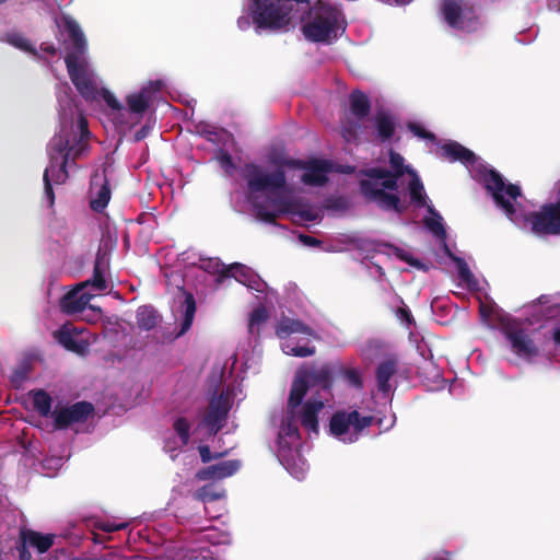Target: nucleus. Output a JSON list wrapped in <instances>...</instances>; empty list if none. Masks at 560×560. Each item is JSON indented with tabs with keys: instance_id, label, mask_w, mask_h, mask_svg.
I'll return each instance as SVG.
<instances>
[{
	"instance_id": "obj_41",
	"label": "nucleus",
	"mask_w": 560,
	"mask_h": 560,
	"mask_svg": "<svg viewBox=\"0 0 560 560\" xmlns=\"http://www.w3.org/2000/svg\"><path fill=\"white\" fill-rule=\"evenodd\" d=\"M337 376H342L350 386L361 389L363 387V381L360 372L353 368H345L341 364L340 371H338Z\"/></svg>"
},
{
	"instance_id": "obj_2",
	"label": "nucleus",
	"mask_w": 560,
	"mask_h": 560,
	"mask_svg": "<svg viewBox=\"0 0 560 560\" xmlns=\"http://www.w3.org/2000/svg\"><path fill=\"white\" fill-rule=\"evenodd\" d=\"M400 177L401 175H395L389 171L388 177H384L381 183L361 179L360 191L366 201L374 202L380 209L402 214L407 211L408 205L394 194L398 189Z\"/></svg>"
},
{
	"instance_id": "obj_32",
	"label": "nucleus",
	"mask_w": 560,
	"mask_h": 560,
	"mask_svg": "<svg viewBox=\"0 0 560 560\" xmlns=\"http://www.w3.org/2000/svg\"><path fill=\"white\" fill-rule=\"evenodd\" d=\"M410 180L408 183V190L411 203L417 208H423L427 206L428 196L424 190L423 183L415 170L408 171Z\"/></svg>"
},
{
	"instance_id": "obj_10",
	"label": "nucleus",
	"mask_w": 560,
	"mask_h": 560,
	"mask_svg": "<svg viewBox=\"0 0 560 560\" xmlns=\"http://www.w3.org/2000/svg\"><path fill=\"white\" fill-rule=\"evenodd\" d=\"M65 63L69 78L81 96L86 100L93 98L96 89L88 75L85 60H75V57L70 56L69 58H65Z\"/></svg>"
},
{
	"instance_id": "obj_13",
	"label": "nucleus",
	"mask_w": 560,
	"mask_h": 560,
	"mask_svg": "<svg viewBox=\"0 0 560 560\" xmlns=\"http://www.w3.org/2000/svg\"><path fill=\"white\" fill-rule=\"evenodd\" d=\"M340 369V361H330L318 368H313L303 372L312 385L319 386L324 390H330L334 385L335 376H337Z\"/></svg>"
},
{
	"instance_id": "obj_56",
	"label": "nucleus",
	"mask_w": 560,
	"mask_h": 560,
	"mask_svg": "<svg viewBox=\"0 0 560 560\" xmlns=\"http://www.w3.org/2000/svg\"><path fill=\"white\" fill-rule=\"evenodd\" d=\"M86 149L88 143L78 141L77 145H73V151L70 155V160H72V162L74 163L75 160L79 159L84 153V151H86Z\"/></svg>"
},
{
	"instance_id": "obj_55",
	"label": "nucleus",
	"mask_w": 560,
	"mask_h": 560,
	"mask_svg": "<svg viewBox=\"0 0 560 560\" xmlns=\"http://www.w3.org/2000/svg\"><path fill=\"white\" fill-rule=\"evenodd\" d=\"M396 256L400 260L407 262L410 266H413V267H420L421 266V262L417 258H413L409 253L405 252L404 249L397 248L396 249Z\"/></svg>"
},
{
	"instance_id": "obj_53",
	"label": "nucleus",
	"mask_w": 560,
	"mask_h": 560,
	"mask_svg": "<svg viewBox=\"0 0 560 560\" xmlns=\"http://www.w3.org/2000/svg\"><path fill=\"white\" fill-rule=\"evenodd\" d=\"M104 102L107 104L108 107H110L114 110H120L122 108V105L120 102L116 98V96L109 92L108 90H104L102 93Z\"/></svg>"
},
{
	"instance_id": "obj_52",
	"label": "nucleus",
	"mask_w": 560,
	"mask_h": 560,
	"mask_svg": "<svg viewBox=\"0 0 560 560\" xmlns=\"http://www.w3.org/2000/svg\"><path fill=\"white\" fill-rule=\"evenodd\" d=\"M128 526L127 523H119V524H116V523H112V522H97L95 524V527L105 532V533H114V532H118V530H121V529H125L126 527Z\"/></svg>"
},
{
	"instance_id": "obj_38",
	"label": "nucleus",
	"mask_w": 560,
	"mask_h": 560,
	"mask_svg": "<svg viewBox=\"0 0 560 560\" xmlns=\"http://www.w3.org/2000/svg\"><path fill=\"white\" fill-rule=\"evenodd\" d=\"M285 354L296 358H307L316 353L314 346H296L291 342H287L282 347Z\"/></svg>"
},
{
	"instance_id": "obj_57",
	"label": "nucleus",
	"mask_w": 560,
	"mask_h": 560,
	"mask_svg": "<svg viewBox=\"0 0 560 560\" xmlns=\"http://www.w3.org/2000/svg\"><path fill=\"white\" fill-rule=\"evenodd\" d=\"M219 162H220L221 166L224 168L234 167L233 159L226 151L221 150V153L219 156Z\"/></svg>"
},
{
	"instance_id": "obj_40",
	"label": "nucleus",
	"mask_w": 560,
	"mask_h": 560,
	"mask_svg": "<svg viewBox=\"0 0 560 560\" xmlns=\"http://www.w3.org/2000/svg\"><path fill=\"white\" fill-rule=\"evenodd\" d=\"M190 428H191V424L188 421V419H186L185 417H178L173 423V429L176 432V434L178 435V438L182 442V445H184V446L189 443Z\"/></svg>"
},
{
	"instance_id": "obj_4",
	"label": "nucleus",
	"mask_w": 560,
	"mask_h": 560,
	"mask_svg": "<svg viewBox=\"0 0 560 560\" xmlns=\"http://www.w3.org/2000/svg\"><path fill=\"white\" fill-rule=\"evenodd\" d=\"M253 21L259 28L280 30L290 24L292 5L282 0H254Z\"/></svg>"
},
{
	"instance_id": "obj_54",
	"label": "nucleus",
	"mask_w": 560,
	"mask_h": 560,
	"mask_svg": "<svg viewBox=\"0 0 560 560\" xmlns=\"http://www.w3.org/2000/svg\"><path fill=\"white\" fill-rule=\"evenodd\" d=\"M209 550H190L188 551L184 559L185 560H213L209 555Z\"/></svg>"
},
{
	"instance_id": "obj_35",
	"label": "nucleus",
	"mask_w": 560,
	"mask_h": 560,
	"mask_svg": "<svg viewBox=\"0 0 560 560\" xmlns=\"http://www.w3.org/2000/svg\"><path fill=\"white\" fill-rule=\"evenodd\" d=\"M32 397L33 408L42 417L51 416L52 399L47 392L44 389H36L30 393Z\"/></svg>"
},
{
	"instance_id": "obj_36",
	"label": "nucleus",
	"mask_w": 560,
	"mask_h": 560,
	"mask_svg": "<svg viewBox=\"0 0 560 560\" xmlns=\"http://www.w3.org/2000/svg\"><path fill=\"white\" fill-rule=\"evenodd\" d=\"M7 42L15 48H19L23 51L30 52L33 56H38L37 50L32 46L30 40L20 33H9L5 36Z\"/></svg>"
},
{
	"instance_id": "obj_39",
	"label": "nucleus",
	"mask_w": 560,
	"mask_h": 560,
	"mask_svg": "<svg viewBox=\"0 0 560 560\" xmlns=\"http://www.w3.org/2000/svg\"><path fill=\"white\" fill-rule=\"evenodd\" d=\"M389 165H390V168L389 170L392 173H395V175H404L405 173L408 174V171L410 170H413L411 166L409 165H405V159L402 158V155L396 151H394L393 149L389 150Z\"/></svg>"
},
{
	"instance_id": "obj_17",
	"label": "nucleus",
	"mask_w": 560,
	"mask_h": 560,
	"mask_svg": "<svg viewBox=\"0 0 560 560\" xmlns=\"http://www.w3.org/2000/svg\"><path fill=\"white\" fill-rule=\"evenodd\" d=\"M79 284L60 300V310L68 315L81 313L92 299V294L83 292Z\"/></svg>"
},
{
	"instance_id": "obj_16",
	"label": "nucleus",
	"mask_w": 560,
	"mask_h": 560,
	"mask_svg": "<svg viewBox=\"0 0 560 560\" xmlns=\"http://www.w3.org/2000/svg\"><path fill=\"white\" fill-rule=\"evenodd\" d=\"M109 266V257L105 250L98 248L93 267V276L79 283L80 288L91 287L95 291H105L107 289V281L105 279V271Z\"/></svg>"
},
{
	"instance_id": "obj_6",
	"label": "nucleus",
	"mask_w": 560,
	"mask_h": 560,
	"mask_svg": "<svg viewBox=\"0 0 560 560\" xmlns=\"http://www.w3.org/2000/svg\"><path fill=\"white\" fill-rule=\"evenodd\" d=\"M244 178L252 192L278 191L287 186L285 173L281 167L272 173H265L259 165L247 163L244 166Z\"/></svg>"
},
{
	"instance_id": "obj_42",
	"label": "nucleus",
	"mask_w": 560,
	"mask_h": 560,
	"mask_svg": "<svg viewBox=\"0 0 560 560\" xmlns=\"http://www.w3.org/2000/svg\"><path fill=\"white\" fill-rule=\"evenodd\" d=\"M69 160L67 158H63L61 160H58L57 163H55L54 171H50V180L52 179L56 184H63L68 177V165Z\"/></svg>"
},
{
	"instance_id": "obj_19",
	"label": "nucleus",
	"mask_w": 560,
	"mask_h": 560,
	"mask_svg": "<svg viewBox=\"0 0 560 560\" xmlns=\"http://www.w3.org/2000/svg\"><path fill=\"white\" fill-rule=\"evenodd\" d=\"M398 359L396 355H390L383 360L376 368L375 377L377 388L383 394H388L392 389L389 384L390 378L398 371Z\"/></svg>"
},
{
	"instance_id": "obj_25",
	"label": "nucleus",
	"mask_w": 560,
	"mask_h": 560,
	"mask_svg": "<svg viewBox=\"0 0 560 560\" xmlns=\"http://www.w3.org/2000/svg\"><path fill=\"white\" fill-rule=\"evenodd\" d=\"M442 154L451 162L459 161L466 165L475 164L476 154L456 141H448L441 147Z\"/></svg>"
},
{
	"instance_id": "obj_18",
	"label": "nucleus",
	"mask_w": 560,
	"mask_h": 560,
	"mask_svg": "<svg viewBox=\"0 0 560 560\" xmlns=\"http://www.w3.org/2000/svg\"><path fill=\"white\" fill-rule=\"evenodd\" d=\"M304 174L301 177L302 183L311 186H323L327 183L328 162L324 160H312L306 163Z\"/></svg>"
},
{
	"instance_id": "obj_9",
	"label": "nucleus",
	"mask_w": 560,
	"mask_h": 560,
	"mask_svg": "<svg viewBox=\"0 0 560 560\" xmlns=\"http://www.w3.org/2000/svg\"><path fill=\"white\" fill-rule=\"evenodd\" d=\"M58 26L62 27L68 36L69 44L66 46L67 55L65 58L72 56L75 57V60L84 59L88 51V40L80 24L72 16L63 14Z\"/></svg>"
},
{
	"instance_id": "obj_23",
	"label": "nucleus",
	"mask_w": 560,
	"mask_h": 560,
	"mask_svg": "<svg viewBox=\"0 0 560 560\" xmlns=\"http://www.w3.org/2000/svg\"><path fill=\"white\" fill-rule=\"evenodd\" d=\"M324 408L320 399H308L301 409L299 419L301 425L310 432L318 433V413Z\"/></svg>"
},
{
	"instance_id": "obj_63",
	"label": "nucleus",
	"mask_w": 560,
	"mask_h": 560,
	"mask_svg": "<svg viewBox=\"0 0 560 560\" xmlns=\"http://www.w3.org/2000/svg\"><path fill=\"white\" fill-rule=\"evenodd\" d=\"M479 312H480V316L481 318L487 322V323H490L491 320V316L493 315V312L490 307L481 304L480 307H479Z\"/></svg>"
},
{
	"instance_id": "obj_24",
	"label": "nucleus",
	"mask_w": 560,
	"mask_h": 560,
	"mask_svg": "<svg viewBox=\"0 0 560 560\" xmlns=\"http://www.w3.org/2000/svg\"><path fill=\"white\" fill-rule=\"evenodd\" d=\"M223 277H233L241 283L247 285L250 289H254L256 291L260 290V279H258L253 271L246 267L245 265L235 262L230 265L229 267L224 268L222 271Z\"/></svg>"
},
{
	"instance_id": "obj_5",
	"label": "nucleus",
	"mask_w": 560,
	"mask_h": 560,
	"mask_svg": "<svg viewBox=\"0 0 560 560\" xmlns=\"http://www.w3.org/2000/svg\"><path fill=\"white\" fill-rule=\"evenodd\" d=\"M502 334L511 343L513 352L521 358L538 355L539 349L525 329L521 328L517 320L509 315H497Z\"/></svg>"
},
{
	"instance_id": "obj_48",
	"label": "nucleus",
	"mask_w": 560,
	"mask_h": 560,
	"mask_svg": "<svg viewBox=\"0 0 560 560\" xmlns=\"http://www.w3.org/2000/svg\"><path fill=\"white\" fill-rule=\"evenodd\" d=\"M363 176L368 177V179L377 182L378 179L383 180L384 177H388L389 170L383 167H370L361 170L360 172Z\"/></svg>"
},
{
	"instance_id": "obj_8",
	"label": "nucleus",
	"mask_w": 560,
	"mask_h": 560,
	"mask_svg": "<svg viewBox=\"0 0 560 560\" xmlns=\"http://www.w3.org/2000/svg\"><path fill=\"white\" fill-rule=\"evenodd\" d=\"M94 406L90 401H77L70 406L56 408L51 417L56 430H65L75 423H83L94 413Z\"/></svg>"
},
{
	"instance_id": "obj_50",
	"label": "nucleus",
	"mask_w": 560,
	"mask_h": 560,
	"mask_svg": "<svg viewBox=\"0 0 560 560\" xmlns=\"http://www.w3.org/2000/svg\"><path fill=\"white\" fill-rule=\"evenodd\" d=\"M50 171H54L52 167H46L43 175L44 186H45V196L48 199L49 206H52L55 202V194L50 180Z\"/></svg>"
},
{
	"instance_id": "obj_11",
	"label": "nucleus",
	"mask_w": 560,
	"mask_h": 560,
	"mask_svg": "<svg viewBox=\"0 0 560 560\" xmlns=\"http://www.w3.org/2000/svg\"><path fill=\"white\" fill-rule=\"evenodd\" d=\"M231 405L229 398L221 394L210 400L208 409L202 418V424L210 434L215 435L224 425Z\"/></svg>"
},
{
	"instance_id": "obj_1",
	"label": "nucleus",
	"mask_w": 560,
	"mask_h": 560,
	"mask_svg": "<svg viewBox=\"0 0 560 560\" xmlns=\"http://www.w3.org/2000/svg\"><path fill=\"white\" fill-rule=\"evenodd\" d=\"M483 186L491 195L498 208L514 223L529 228L538 236L560 235V200L545 203L538 211L518 214L512 201L521 197V187L505 184L503 176L494 168L487 170L482 175Z\"/></svg>"
},
{
	"instance_id": "obj_58",
	"label": "nucleus",
	"mask_w": 560,
	"mask_h": 560,
	"mask_svg": "<svg viewBox=\"0 0 560 560\" xmlns=\"http://www.w3.org/2000/svg\"><path fill=\"white\" fill-rule=\"evenodd\" d=\"M198 451L202 463H209L211 459L218 457L211 454L210 447L208 445L199 446Z\"/></svg>"
},
{
	"instance_id": "obj_44",
	"label": "nucleus",
	"mask_w": 560,
	"mask_h": 560,
	"mask_svg": "<svg viewBox=\"0 0 560 560\" xmlns=\"http://www.w3.org/2000/svg\"><path fill=\"white\" fill-rule=\"evenodd\" d=\"M30 544L25 537L22 527L19 529V537L15 541V550L19 555V560H32V555L28 550Z\"/></svg>"
},
{
	"instance_id": "obj_46",
	"label": "nucleus",
	"mask_w": 560,
	"mask_h": 560,
	"mask_svg": "<svg viewBox=\"0 0 560 560\" xmlns=\"http://www.w3.org/2000/svg\"><path fill=\"white\" fill-rule=\"evenodd\" d=\"M455 261L457 265V272L459 279L467 283L468 285H470L471 283L476 284L477 281L475 279L474 273L469 269L467 262L463 258H456Z\"/></svg>"
},
{
	"instance_id": "obj_22",
	"label": "nucleus",
	"mask_w": 560,
	"mask_h": 560,
	"mask_svg": "<svg viewBox=\"0 0 560 560\" xmlns=\"http://www.w3.org/2000/svg\"><path fill=\"white\" fill-rule=\"evenodd\" d=\"M292 334H303L314 339H319L315 330L300 319L283 317L276 327V335L280 339L288 338Z\"/></svg>"
},
{
	"instance_id": "obj_37",
	"label": "nucleus",
	"mask_w": 560,
	"mask_h": 560,
	"mask_svg": "<svg viewBox=\"0 0 560 560\" xmlns=\"http://www.w3.org/2000/svg\"><path fill=\"white\" fill-rule=\"evenodd\" d=\"M428 211L434 215L424 220L425 226L438 237H444L446 232L442 223L441 215L434 210L432 206H428Z\"/></svg>"
},
{
	"instance_id": "obj_31",
	"label": "nucleus",
	"mask_w": 560,
	"mask_h": 560,
	"mask_svg": "<svg viewBox=\"0 0 560 560\" xmlns=\"http://www.w3.org/2000/svg\"><path fill=\"white\" fill-rule=\"evenodd\" d=\"M349 105L351 114L362 120L371 112V102L365 93L360 90H353L349 95Z\"/></svg>"
},
{
	"instance_id": "obj_47",
	"label": "nucleus",
	"mask_w": 560,
	"mask_h": 560,
	"mask_svg": "<svg viewBox=\"0 0 560 560\" xmlns=\"http://www.w3.org/2000/svg\"><path fill=\"white\" fill-rule=\"evenodd\" d=\"M267 319H268L267 310L264 306L256 307L250 313V318H249V331H250V334L254 332L255 326H259V325L264 324Z\"/></svg>"
},
{
	"instance_id": "obj_28",
	"label": "nucleus",
	"mask_w": 560,
	"mask_h": 560,
	"mask_svg": "<svg viewBox=\"0 0 560 560\" xmlns=\"http://www.w3.org/2000/svg\"><path fill=\"white\" fill-rule=\"evenodd\" d=\"M442 13L446 23L456 30L464 28V8L460 0H443Z\"/></svg>"
},
{
	"instance_id": "obj_51",
	"label": "nucleus",
	"mask_w": 560,
	"mask_h": 560,
	"mask_svg": "<svg viewBox=\"0 0 560 560\" xmlns=\"http://www.w3.org/2000/svg\"><path fill=\"white\" fill-rule=\"evenodd\" d=\"M77 128L80 132V138L78 141L86 143V141L89 140V138L91 136V132L89 130L88 119L83 115L79 116V118L77 120Z\"/></svg>"
},
{
	"instance_id": "obj_60",
	"label": "nucleus",
	"mask_w": 560,
	"mask_h": 560,
	"mask_svg": "<svg viewBox=\"0 0 560 560\" xmlns=\"http://www.w3.org/2000/svg\"><path fill=\"white\" fill-rule=\"evenodd\" d=\"M94 560H126V558L118 551L112 550L96 557Z\"/></svg>"
},
{
	"instance_id": "obj_3",
	"label": "nucleus",
	"mask_w": 560,
	"mask_h": 560,
	"mask_svg": "<svg viewBox=\"0 0 560 560\" xmlns=\"http://www.w3.org/2000/svg\"><path fill=\"white\" fill-rule=\"evenodd\" d=\"M342 13L336 7L318 1L310 10V21L302 26L303 35L313 43H326L336 37Z\"/></svg>"
},
{
	"instance_id": "obj_14",
	"label": "nucleus",
	"mask_w": 560,
	"mask_h": 560,
	"mask_svg": "<svg viewBox=\"0 0 560 560\" xmlns=\"http://www.w3.org/2000/svg\"><path fill=\"white\" fill-rule=\"evenodd\" d=\"M161 88V81H150L148 85L143 86L138 93L128 95L126 102L129 112L138 115H142L147 112L153 100L154 93L159 92Z\"/></svg>"
},
{
	"instance_id": "obj_61",
	"label": "nucleus",
	"mask_w": 560,
	"mask_h": 560,
	"mask_svg": "<svg viewBox=\"0 0 560 560\" xmlns=\"http://www.w3.org/2000/svg\"><path fill=\"white\" fill-rule=\"evenodd\" d=\"M299 240L306 246H319L322 244L318 238L306 234H300Z\"/></svg>"
},
{
	"instance_id": "obj_21",
	"label": "nucleus",
	"mask_w": 560,
	"mask_h": 560,
	"mask_svg": "<svg viewBox=\"0 0 560 560\" xmlns=\"http://www.w3.org/2000/svg\"><path fill=\"white\" fill-rule=\"evenodd\" d=\"M238 468V460H225L200 469L196 478L198 480L223 479L235 474Z\"/></svg>"
},
{
	"instance_id": "obj_12",
	"label": "nucleus",
	"mask_w": 560,
	"mask_h": 560,
	"mask_svg": "<svg viewBox=\"0 0 560 560\" xmlns=\"http://www.w3.org/2000/svg\"><path fill=\"white\" fill-rule=\"evenodd\" d=\"M82 331L72 324L66 323L54 332V337L68 351L83 355L89 350V343L79 338Z\"/></svg>"
},
{
	"instance_id": "obj_49",
	"label": "nucleus",
	"mask_w": 560,
	"mask_h": 560,
	"mask_svg": "<svg viewBox=\"0 0 560 560\" xmlns=\"http://www.w3.org/2000/svg\"><path fill=\"white\" fill-rule=\"evenodd\" d=\"M407 127L415 136L421 139L429 140L431 142L436 141V137L433 132L425 130L422 126H420L417 122H409Z\"/></svg>"
},
{
	"instance_id": "obj_45",
	"label": "nucleus",
	"mask_w": 560,
	"mask_h": 560,
	"mask_svg": "<svg viewBox=\"0 0 560 560\" xmlns=\"http://www.w3.org/2000/svg\"><path fill=\"white\" fill-rule=\"evenodd\" d=\"M279 436L280 438L288 436L292 440L300 439L299 428L292 418L291 419L288 418L282 421L281 427H280Z\"/></svg>"
},
{
	"instance_id": "obj_43",
	"label": "nucleus",
	"mask_w": 560,
	"mask_h": 560,
	"mask_svg": "<svg viewBox=\"0 0 560 560\" xmlns=\"http://www.w3.org/2000/svg\"><path fill=\"white\" fill-rule=\"evenodd\" d=\"M361 130V125L355 120H348L341 130V135L347 142H355L359 139V133Z\"/></svg>"
},
{
	"instance_id": "obj_15",
	"label": "nucleus",
	"mask_w": 560,
	"mask_h": 560,
	"mask_svg": "<svg viewBox=\"0 0 560 560\" xmlns=\"http://www.w3.org/2000/svg\"><path fill=\"white\" fill-rule=\"evenodd\" d=\"M91 192L95 196L90 201V207L96 212H103L110 200V186L106 175L95 172L91 177Z\"/></svg>"
},
{
	"instance_id": "obj_20",
	"label": "nucleus",
	"mask_w": 560,
	"mask_h": 560,
	"mask_svg": "<svg viewBox=\"0 0 560 560\" xmlns=\"http://www.w3.org/2000/svg\"><path fill=\"white\" fill-rule=\"evenodd\" d=\"M310 381L304 374L303 370H300L291 385L290 395L288 398V409L292 417L295 415V409L302 405L304 397L310 388Z\"/></svg>"
},
{
	"instance_id": "obj_29",
	"label": "nucleus",
	"mask_w": 560,
	"mask_h": 560,
	"mask_svg": "<svg viewBox=\"0 0 560 560\" xmlns=\"http://www.w3.org/2000/svg\"><path fill=\"white\" fill-rule=\"evenodd\" d=\"M73 151V145L70 144L69 139L63 136H55L48 147L49 152V165L47 167H55V163L58 160L67 158L70 160V155Z\"/></svg>"
},
{
	"instance_id": "obj_34",
	"label": "nucleus",
	"mask_w": 560,
	"mask_h": 560,
	"mask_svg": "<svg viewBox=\"0 0 560 560\" xmlns=\"http://www.w3.org/2000/svg\"><path fill=\"white\" fill-rule=\"evenodd\" d=\"M159 317L156 310L149 305L140 306L136 316L139 328L144 330L153 329L159 323Z\"/></svg>"
},
{
	"instance_id": "obj_33",
	"label": "nucleus",
	"mask_w": 560,
	"mask_h": 560,
	"mask_svg": "<svg viewBox=\"0 0 560 560\" xmlns=\"http://www.w3.org/2000/svg\"><path fill=\"white\" fill-rule=\"evenodd\" d=\"M22 529L30 547L35 548L39 553H45L52 547L56 537L54 534H42L27 527H22Z\"/></svg>"
},
{
	"instance_id": "obj_27",
	"label": "nucleus",
	"mask_w": 560,
	"mask_h": 560,
	"mask_svg": "<svg viewBox=\"0 0 560 560\" xmlns=\"http://www.w3.org/2000/svg\"><path fill=\"white\" fill-rule=\"evenodd\" d=\"M374 127L377 138L382 142L389 141L396 130V120L392 114L385 110H378L374 116Z\"/></svg>"
},
{
	"instance_id": "obj_62",
	"label": "nucleus",
	"mask_w": 560,
	"mask_h": 560,
	"mask_svg": "<svg viewBox=\"0 0 560 560\" xmlns=\"http://www.w3.org/2000/svg\"><path fill=\"white\" fill-rule=\"evenodd\" d=\"M306 163L307 162L302 161V160L290 159V160H285L282 164L290 168L304 170V167L306 166Z\"/></svg>"
},
{
	"instance_id": "obj_59",
	"label": "nucleus",
	"mask_w": 560,
	"mask_h": 560,
	"mask_svg": "<svg viewBox=\"0 0 560 560\" xmlns=\"http://www.w3.org/2000/svg\"><path fill=\"white\" fill-rule=\"evenodd\" d=\"M26 377H27L26 369L20 368L13 372L11 381L14 384H20V383L24 382L26 380Z\"/></svg>"
},
{
	"instance_id": "obj_30",
	"label": "nucleus",
	"mask_w": 560,
	"mask_h": 560,
	"mask_svg": "<svg viewBox=\"0 0 560 560\" xmlns=\"http://www.w3.org/2000/svg\"><path fill=\"white\" fill-rule=\"evenodd\" d=\"M179 291L184 295V302L182 304V308L184 311V317L180 323V329L178 332V336H182L190 329V327L194 323L195 314L197 311V305H196V300L194 298V294L191 292L186 291L184 288H179Z\"/></svg>"
},
{
	"instance_id": "obj_7",
	"label": "nucleus",
	"mask_w": 560,
	"mask_h": 560,
	"mask_svg": "<svg viewBox=\"0 0 560 560\" xmlns=\"http://www.w3.org/2000/svg\"><path fill=\"white\" fill-rule=\"evenodd\" d=\"M373 421V416H361L357 410L350 412L337 411L330 418L329 430L332 435L340 438L348 433L349 428L352 427L355 436L354 439L350 438L349 441L353 442L363 429L372 425Z\"/></svg>"
},
{
	"instance_id": "obj_64",
	"label": "nucleus",
	"mask_w": 560,
	"mask_h": 560,
	"mask_svg": "<svg viewBox=\"0 0 560 560\" xmlns=\"http://www.w3.org/2000/svg\"><path fill=\"white\" fill-rule=\"evenodd\" d=\"M40 50H43L44 52H46V54H48L50 56H55L57 54V48L51 43H42L40 44Z\"/></svg>"
},
{
	"instance_id": "obj_26",
	"label": "nucleus",
	"mask_w": 560,
	"mask_h": 560,
	"mask_svg": "<svg viewBox=\"0 0 560 560\" xmlns=\"http://www.w3.org/2000/svg\"><path fill=\"white\" fill-rule=\"evenodd\" d=\"M272 205L277 208V211H268L261 203H254V208L256 211V217L266 223L276 224L277 218L279 214L293 212L292 202L283 199L276 198L272 199Z\"/></svg>"
}]
</instances>
